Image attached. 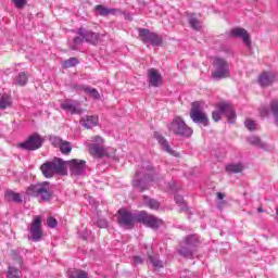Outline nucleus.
<instances>
[{
  "mask_svg": "<svg viewBox=\"0 0 278 278\" xmlns=\"http://www.w3.org/2000/svg\"><path fill=\"white\" fill-rule=\"evenodd\" d=\"M7 201H13V203H22L23 199L21 198V194L9 190L4 194Z\"/></svg>",
  "mask_w": 278,
  "mask_h": 278,
  "instance_id": "nucleus-27",
  "label": "nucleus"
},
{
  "mask_svg": "<svg viewBox=\"0 0 278 278\" xmlns=\"http://www.w3.org/2000/svg\"><path fill=\"white\" fill-rule=\"evenodd\" d=\"M136 220H138V214L131 213L125 208H121L118 211L117 223L121 227H125L126 229H131Z\"/></svg>",
  "mask_w": 278,
  "mask_h": 278,
  "instance_id": "nucleus-9",
  "label": "nucleus"
},
{
  "mask_svg": "<svg viewBox=\"0 0 278 278\" xmlns=\"http://www.w3.org/2000/svg\"><path fill=\"white\" fill-rule=\"evenodd\" d=\"M40 170L43 177L47 179H51L55 175V173H63L64 170V162L62 159H54L51 162H46L40 166Z\"/></svg>",
  "mask_w": 278,
  "mask_h": 278,
  "instance_id": "nucleus-6",
  "label": "nucleus"
},
{
  "mask_svg": "<svg viewBox=\"0 0 278 278\" xmlns=\"http://www.w3.org/2000/svg\"><path fill=\"white\" fill-rule=\"evenodd\" d=\"M80 125L86 129H92L99 125V117L97 115H88L80 119Z\"/></svg>",
  "mask_w": 278,
  "mask_h": 278,
  "instance_id": "nucleus-21",
  "label": "nucleus"
},
{
  "mask_svg": "<svg viewBox=\"0 0 278 278\" xmlns=\"http://www.w3.org/2000/svg\"><path fill=\"white\" fill-rule=\"evenodd\" d=\"M260 114H261V116H262L263 118H266V116H268V114H269L268 108L262 106V108L260 109Z\"/></svg>",
  "mask_w": 278,
  "mask_h": 278,
  "instance_id": "nucleus-45",
  "label": "nucleus"
},
{
  "mask_svg": "<svg viewBox=\"0 0 278 278\" xmlns=\"http://www.w3.org/2000/svg\"><path fill=\"white\" fill-rule=\"evenodd\" d=\"M143 203L150 207V210H157V207H160V202L153 199H149L147 195H143Z\"/></svg>",
  "mask_w": 278,
  "mask_h": 278,
  "instance_id": "nucleus-30",
  "label": "nucleus"
},
{
  "mask_svg": "<svg viewBox=\"0 0 278 278\" xmlns=\"http://www.w3.org/2000/svg\"><path fill=\"white\" fill-rule=\"evenodd\" d=\"M96 12L100 14V16H116V14H118L121 12V10L118 9H110L106 7H103L102 4H98L94 8Z\"/></svg>",
  "mask_w": 278,
  "mask_h": 278,
  "instance_id": "nucleus-23",
  "label": "nucleus"
},
{
  "mask_svg": "<svg viewBox=\"0 0 278 278\" xmlns=\"http://www.w3.org/2000/svg\"><path fill=\"white\" fill-rule=\"evenodd\" d=\"M139 36L144 45H152V47H160L162 45V37L147 28H140Z\"/></svg>",
  "mask_w": 278,
  "mask_h": 278,
  "instance_id": "nucleus-11",
  "label": "nucleus"
},
{
  "mask_svg": "<svg viewBox=\"0 0 278 278\" xmlns=\"http://www.w3.org/2000/svg\"><path fill=\"white\" fill-rule=\"evenodd\" d=\"M174 199L177 205H179L181 212H188V204L184 201V197L176 195Z\"/></svg>",
  "mask_w": 278,
  "mask_h": 278,
  "instance_id": "nucleus-35",
  "label": "nucleus"
},
{
  "mask_svg": "<svg viewBox=\"0 0 278 278\" xmlns=\"http://www.w3.org/2000/svg\"><path fill=\"white\" fill-rule=\"evenodd\" d=\"M197 247H199V236L191 235L185 239L184 244L178 250V253L182 255V257L192 260V257H194V249H197Z\"/></svg>",
  "mask_w": 278,
  "mask_h": 278,
  "instance_id": "nucleus-7",
  "label": "nucleus"
},
{
  "mask_svg": "<svg viewBox=\"0 0 278 278\" xmlns=\"http://www.w3.org/2000/svg\"><path fill=\"white\" fill-rule=\"evenodd\" d=\"M224 203H225V201H222V202H219V203L217 204V206L220 208V207H223Z\"/></svg>",
  "mask_w": 278,
  "mask_h": 278,
  "instance_id": "nucleus-47",
  "label": "nucleus"
},
{
  "mask_svg": "<svg viewBox=\"0 0 278 278\" xmlns=\"http://www.w3.org/2000/svg\"><path fill=\"white\" fill-rule=\"evenodd\" d=\"M72 175H84L86 173V161L74 159L68 162Z\"/></svg>",
  "mask_w": 278,
  "mask_h": 278,
  "instance_id": "nucleus-17",
  "label": "nucleus"
},
{
  "mask_svg": "<svg viewBox=\"0 0 278 278\" xmlns=\"http://www.w3.org/2000/svg\"><path fill=\"white\" fill-rule=\"evenodd\" d=\"M213 79H227V77H230L231 75V71L229 70V63L225 61V59L216 58L213 62Z\"/></svg>",
  "mask_w": 278,
  "mask_h": 278,
  "instance_id": "nucleus-5",
  "label": "nucleus"
},
{
  "mask_svg": "<svg viewBox=\"0 0 278 278\" xmlns=\"http://www.w3.org/2000/svg\"><path fill=\"white\" fill-rule=\"evenodd\" d=\"M27 194L36 197L40 201H49L51 199V185L48 181L30 185L27 189Z\"/></svg>",
  "mask_w": 278,
  "mask_h": 278,
  "instance_id": "nucleus-3",
  "label": "nucleus"
},
{
  "mask_svg": "<svg viewBox=\"0 0 278 278\" xmlns=\"http://www.w3.org/2000/svg\"><path fill=\"white\" fill-rule=\"evenodd\" d=\"M248 142L250 144H254V147H260L261 149H264L265 147L264 142H262L260 137H255V136L249 137Z\"/></svg>",
  "mask_w": 278,
  "mask_h": 278,
  "instance_id": "nucleus-36",
  "label": "nucleus"
},
{
  "mask_svg": "<svg viewBox=\"0 0 278 278\" xmlns=\"http://www.w3.org/2000/svg\"><path fill=\"white\" fill-rule=\"evenodd\" d=\"M189 25L195 31H199L201 29V21H199L194 14H191L189 16Z\"/></svg>",
  "mask_w": 278,
  "mask_h": 278,
  "instance_id": "nucleus-29",
  "label": "nucleus"
},
{
  "mask_svg": "<svg viewBox=\"0 0 278 278\" xmlns=\"http://www.w3.org/2000/svg\"><path fill=\"white\" fill-rule=\"evenodd\" d=\"M275 81V74L271 72H264L258 77V84L263 88H266L267 86H270Z\"/></svg>",
  "mask_w": 278,
  "mask_h": 278,
  "instance_id": "nucleus-22",
  "label": "nucleus"
},
{
  "mask_svg": "<svg viewBox=\"0 0 278 278\" xmlns=\"http://www.w3.org/2000/svg\"><path fill=\"white\" fill-rule=\"evenodd\" d=\"M153 167L149 163L143 162L141 167L135 174L132 186L138 188L140 192H144L153 181Z\"/></svg>",
  "mask_w": 278,
  "mask_h": 278,
  "instance_id": "nucleus-1",
  "label": "nucleus"
},
{
  "mask_svg": "<svg viewBox=\"0 0 278 278\" xmlns=\"http://www.w3.org/2000/svg\"><path fill=\"white\" fill-rule=\"evenodd\" d=\"M27 74L25 72H21L16 77H15V84L16 86H25L27 84Z\"/></svg>",
  "mask_w": 278,
  "mask_h": 278,
  "instance_id": "nucleus-32",
  "label": "nucleus"
},
{
  "mask_svg": "<svg viewBox=\"0 0 278 278\" xmlns=\"http://www.w3.org/2000/svg\"><path fill=\"white\" fill-rule=\"evenodd\" d=\"M8 108H12V97L8 93H0V114Z\"/></svg>",
  "mask_w": 278,
  "mask_h": 278,
  "instance_id": "nucleus-24",
  "label": "nucleus"
},
{
  "mask_svg": "<svg viewBox=\"0 0 278 278\" xmlns=\"http://www.w3.org/2000/svg\"><path fill=\"white\" fill-rule=\"evenodd\" d=\"M15 4V8H25V4L27 3V0H12Z\"/></svg>",
  "mask_w": 278,
  "mask_h": 278,
  "instance_id": "nucleus-42",
  "label": "nucleus"
},
{
  "mask_svg": "<svg viewBox=\"0 0 278 278\" xmlns=\"http://www.w3.org/2000/svg\"><path fill=\"white\" fill-rule=\"evenodd\" d=\"M229 36L230 38H241L247 47H251V36H249L247 29L240 27L232 28Z\"/></svg>",
  "mask_w": 278,
  "mask_h": 278,
  "instance_id": "nucleus-16",
  "label": "nucleus"
},
{
  "mask_svg": "<svg viewBox=\"0 0 278 278\" xmlns=\"http://www.w3.org/2000/svg\"><path fill=\"white\" fill-rule=\"evenodd\" d=\"M132 262L135 266H140L141 264H144V258H142L141 256H134Z\"/></svg>",
  "mask_w": 278,
  "mask_h": 278,
  "instance_id": "nucleus-43",
  "label": "nucleus"
},
{
  "mask_svg": "<svg viewBox=\"0 0 278 278\" xmlns=\"http://www.w3.org/2000/svg\"><path fill=\"white\" fill-rule=\"evenodd\" d=\"M97 225L100 229H105L108 227V220L104 218L98 219Z\"/></svg>",
  "mask_w": 278,
  "mask_h": 278,
  "instance_id": "nucleus-44",
  "label": "nucleus"
},
{
  "mask_svg": "<svg viewBox=\"0 0 278 278\" xmlns=\"http://www.w3.org/2000/svg\"><path fill=\"white\" fill-rule=\"evenodd\" d=\"M61 153L67 155V153H71L73 151V147L71 146V142L63 141L59 147Z\"/></svg>",
  "mask_w": 278,
  "mask_h": 278,
  "instance_id": "nucleus-34",
  "label": "nucleus"
},
{
  "mask_svg": "<svg viewBox=\"0 0 278 278\" xmlns=\"http://www.w3.org/2000/svg\"><path fill=\"white\" fill-rule=\"evenodd\" d=\"M167 129L170 134H174V136H179V138H190L193 134L192 128L188 127L180 116L174 117V119L167 124Z\"/></svg>",
  "mask_w": 278,
  "mask_h": 278,
  "instance_id": "nucleus-2",
  "label": "nucleus"
},
{
  "mask_svg": "<svg viewBox=\"0 0 278 278\" xmlns=\"http://www.w3.org/2000/svg\"><path fill=\"white\" fill-rule=\"evenodd\" d=\"M84 42V38L81 37H75L74 38V45L71 47L73 51H76L77 47Z\"/></svg>",
  "mask_w": 278,
  "mask_h": 278,
  "instance_id": "nucleus-40",
  "label": "nucleus"
},
{
  "mask_svg": "<svg viewBox=\"0 0 278 278\" xmlns=\"http://www.w3.org/2000/svg\"><path fill=\"white\" fill-rule=\"evenodd\" d=\"M61 109L64 112H70V114H83L84 109L80 106L79 102L76 100H65L61 103Z\"/></svg>",
  "mask_w": 278,
  "mask_h": 278,
  "instance_id": "nucleus-15",
  "label": "nucleus"
},
{
  "mask_svg": "<svg viewBox=\"0 0 278 278\" xmlns=\"http://www.w3.org/2000/svg\"><path fill=\"white\" fill-rule=\"evenodd\" d=\"M77 35L81 36V38H84V40H86V42H89L90 45H97V42H99V35H97V33H93L92 30L79 28Z\"/></svg>",
  "mask_w": 278,
  "mask_h": 278,
  "instance_id": "nucleus-20",
  "label": "nucleus"
},
{
  "mask_svg": "<svg viewBox=\"0 0 278 278\" xmlns=\"http://www.w3.org/2000/svg\"><path fill=\"white\" fill-rule=\"evenodd\" d=\"M47 225L48 227H50L51 229H54V227H58V219L53 218V217H48L47 219Z\"/></svg>",
  "mask_w": 278,
  "mask_h": 278,
  "instance_id": "nucleus-39",
  "label": "nucleus"
},
{
  "mask_svg": "<svg viewBox=\"0 0 278 278\" xmlns=\"http://www.w3.org/2000/svg\"><path fill=\"white\" fill-rule=\"evenodd\" d=\"M148 260L154 266V268H164V262L160 261V257L152 256L150 252H148Z\"/></svg>",
  "mask_w": 278,
  "mask_h": 278,
  "instance_id": "nucleus-31",
  "label": "nucleus"
},
{
  "mask_svg": "<svg viewBox=\"0 0 278 278\" xmlns=\"http://www.w3.org/2000/svg\"><path fill=\"white\" fill-rule=\"evenodd\" d=\"M92 143L88 144L90 155L93 157H103V155H108L105 148L103 147V138L96 136L92 137Z\"/></svg>",
  "mask_w": 278,
  "mask_h": 278,
  "instance_id": "nucleus-10",
  "label": "nucleus"
},
{
  "mask_svg": "<svg viewBox=\"0 0 278 278\" xmlns=\"http://www.w3.org/2000/svg\"><path fill=\"white\" fill-rule=\"evenodd\" d=\"M20 147L26 151H36L42 147V138L39 135H33L25 142L20 143Z\"/></svg>",
  "mask_w": 278,
  "mask_h": 278,
  "instance_id": "nucleus-13",
  "label": "nucleus"
},
{
  "mask_svg": "<svg viewBox=\"0 0 278 278\" xmlns=\"http://www.w3.org/2000/svg\"><path fill=\"white\" fill-rule=\"evenodd\" d=\"M50 142L51 144H53V147H59L64 142V140H62V138L60 137H50Z\"/></svg>",
  "mask_w": 278,
  "mask_h": 278,
  "instance_id": "nucleus-37",
  "label": "nucleus"
},
{
  "mask_svg": "<svg viewBox=\"0 0 278 278\" xmlns=\"http://www.w3.org/2000/svg\"><path fill=\"white\" fill-rule=\"evenodd\" d=\"M242 170H244V164L242 163H231L226 165V173L238 174L242 173Z\"/></svg>",
  "mask_w": 278,
  "mask_h": 278,
  "instance_id": "nucleus-25",
  "label": "nucleus"
},
{
  "mask_svg": "<svg viewBox=\"0 0 278 278\" xmlns=\"http://www.w3.org/2000/svg\"><path fill=\"white\" fill-rule=\"evenodd\" d=\"M8 278H18V269L9 267Z\"/></svg>",
  "mask_w": 278,
  "mask_h": 278,
  "instance_id": "nucleus-38",
  "label": "nucleus"
},
{
  "mask_svg": "<svg viewBox=\"0 0 278 278\" xmlns=\"http://www.w3.org/2000/svg\"><path fill=\"white\" fill-rule=\"evenodd\" d=\"M137 223H142L146 227H150L151 229H157L162 227L163 222L153 215H149L146 212H140L137 214Z\"/></svg>",
  "mask_w": 278,
  "mask_h": 278,
  "instance_id": "nucleus-12",
  "label": "nucleus"
},
{
  "mask_svg": "<svg viewBox=\"0 0 278 278\" xmlns=\"http://www.w3.org/2000/svg\"><path fill=\"white\" fill-rule=\"evenodd\" d=\"M217 199L219 201H223L225 199V194L220 193V192H217Z\"/></svg>",
  "mask_w": 278,
  "mask_h": 278,
  "instance_id": "nucleus-46",
  "label": "nucleus"
},
{
  "mask_svg": "<svg viewBox=\"0 0 278 278\" xmlns=\"http://www.w3.org/2000/svg\"><path fill=\"white\" fill-rule=\"evenodd\" d=\"M244 125H245L247 129H249L250 131L255 130V127H256L255 122H253V121H251V119H247V121L244 122Z\"/></svg>",
  "mask_w": 278,
  "mask_h": 278,
  "instance_id": "nucleus-41",
  "label": "nucleus"
},
{
  "mask_svg": "<svg viewBox=\"0 0 278 278\" xmlns=\"http://www.w3.org/2000/svg\"><path fill=\"white\" fill-rule=\"evenodd\" d=\"M190 118L197 125H203V127L210 125V118H207V114L203 112V102L195 101L191 103Z\"/></svg>",
  "mask_w": 278,
  "mask_h": 278,
  "instance_id": "nucleus-4",
  "label": "nucleus"
},
{
  "mask_svg": "<svg viewBox=\"0 0 278 278\" xmlns=\"http://www.w3.org/2000/svg\"><path fill=\"white\" fill-rule=\"evenodd\" d=\"M67 275L68 278H88V273L81 269H70Z\"/></svg>",
  "mask_w": 278,
  "mask_h": 278,
  "instance_id": "nucleus-28",
  "label": "nucleus"
},
{
  "mask_svg": "<svg viewBox=\"0 0 278 278\" xmlns=\"http://www.w3.org/2000/svg\"><path fill=\"white\" fill-rule=\"evenodd\" d=\"M148 79L150 86H153V88H160L163 84L162 74L155 68H150L148 71Z\"/></svg>",
  "mask_w": 278,
  "mask_h": 278,
  "instance_id": "nucleus-18",
  "label": "nucleus"
},
{
  "mask_svg": "<svg viewBox=\"0 0 278 278\" xmlns=\"http://www.w3.org/2000/svg\"><path fill=\"white\" fill-rule=\"evenodd\" d=\"M217 110L218 111H214L212 113L213 121H215V123H218V121H220L222 114H225V116L228 118V121L230 123H233V121L236 118V111H233V106H231L230 104H227V103H219L217 105Z\"/></svg>",
  "mask_w": 278,
  "mask_h": 278,
  "instance_id": "nucleus-8",
  "label": "nucleus"
},
{
  "mask_svg": "<svg viewBox=\"0 0 278 278\" xmlns=\"http://www.w3.org/2000/svg\"><path fill=\"white\" fill-rule=\"evenodd\" d=\"M154 138H156L159 144H161V147H163V150L166 151V153H169V155H174V157H179V153H177V151H175V150H173V148H170L168 140H166V138H164V136H162V134L154 132Z\"/></svg>",
  "mask_w": 278,
  "mask_h": 278,
  "instance_id": "nucleus-19",
  "label": "nucleus"
},
{
  "mask_svg": "<svg viewBox=\"0 0 278 278\" xmlns=\"http://www.w3.org/2000/svg\"><path fill=\"white\" fill-rule=\"evenodd\" d=\"M20 264H22V261H21V258H20Z\"/></svg>",
  "mask_w": 278,
  "mask_h": 278,
  "instance_id": "nucleus-49",
  "label": "nucleus"
},
{
  "mask_svg": "<svg viewBox=\"0 0 278 278\" xmlns=\"http://www.w3.org/2000/svg\"><path fill=\"white\" fill-rule=\"evenodd\" d=\"M257 212H258L260 214H262V212H264V208H262V206H260V207L257 208Z\"/></svg>",
  "mask_w": 278,
  "mask_h": 278,
  "instance_id": "nucleus-48",
  "label": "nucleus"
},
{
  "mask_svg": "<svg viewBox=\"0 0 278 278\" xmlns=\"http://www.w3.org/2000/svg\"><path fill=\"white\" fill-rule=\"evenodd\" d=\"M30 236L34 242H38L42 238V218L35 216L30 225Z\"/></svg>",
  "mask_w": 278,
  "mask_h": 278,
  "instance_id": "nucleus-14",
  "label": "nucleus"
},
{
  "mask_svg": "<svg viewBox=\"0 0 278 278\" xmlns=\"http://www.w3.org/2000/svg\"><path fill=\"white\" fill-rule=\"evenodd\" d=\"M80 90L89 94L92 99L99 100L101 99V94L99 91L94 88L88 87V86H81Z\"/></svg>",
  "mask_w": 278,
  "mask_h": 278,
  "instance_id": "nucleus-26",
  "label": "nucleus"
},
{
  "mask_svg": "<svg viewBox=\"0 0 278 278\" xmlns=\"http://www.w3.org/2000/svg\"><path fill=\"white\" fill-rule=\"evenodd\" d=\"M79 60L77 58H70L62 63L63 68H72V66H77Z\"/></svg>",
  "mask_w": 278,
  "mask_h": 278,
  "instance_id": "nucleus-33",
  "label": "nucleus"
}]
</instances>
